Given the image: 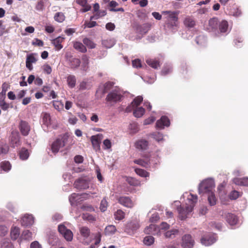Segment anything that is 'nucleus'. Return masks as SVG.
<instances>
[{
	"instance_id": "16",
	"label": "nucleus",
	"mask_w": 248,
	"mask_h": 248,
	"mask_svg": "<svg viewBox=\"0 0 248 248\" xmlns=\"http://www.w3.org/2000/svg\"><path fill=\"white\" fill-rule=\"evenodd\" d=\"M64 37L59 36L52 40V44L55 46L56 50H60L62 48L63 46L62 43L64 41Z\"/></svg>"
},
{
	"instance_id": "55",
	"label": "nucleus",
	"mask_w": 248,
	"mask_h": 248,
	"mask_svg": "<svg viewBox=\"0 0 248 248\" xmlns=\"http://www.w3.org/2000/svg\"><path fill=\"white\" fill-rule=\"evenodd\" d=\"M43 70L47 74H50L52 72V68L48 64H45L43 66Z\"/></svg>"
},
{
	"instance_id": "4",
	"label": "nucleus",
	"mask_w": 248,
	"mask_h": 248,
	"mask_svg": "<svg viewBox=\"0 0 248 248\" xmlns=\"http://www.w3.org/2000/svg\"><path fill=\"white\" fill-rule=\"evenodd\" d=\"M214 186V182L212 179L205 180L200 184L199 192L200 193H211L213 187Z\"/></svg>"
},
{
	"instance_id": "60",
	"label": "nucleus",
	"mask_w": 248,
	"mask_h": 248,
	"mask_svg": "<svg viewBox=\"0 0 248 248\" xmlns=\"http://www.w3.org/2000/svg\"><path fill=\"white\" fill-rule=\"evenodd\" d=\"M103 145H104L105 149H108L111 147V143L110 140L108 139H106L103 141Z\"/></svg>"
},
{
	"instance_id": "52",
	"label": "nucleus",
	"mask_w": 248,
	"mask_h": 248,
	"mask_svg": "<svg viewBox=\"0 0 248 248\" xmlns=\"http://www.w3.org/2000/svg\"><path fill=\"white\" fill-rule=\"evenodd\" d=\"M8 229L3 225H0V236H5L8 232Z\"/></svg>"
},
{
	"instance_id": "46",
	"label": "nucleus",
	"mask_w": 248,
	"mask_h": 248,
	"mask_svg": "<svg viewBox=\"0 0 248 248\" xmlns=\"http://www.w3.org/2000/svg\"><path fill=\"white\" fill-rule=\"evenodd\" d=\"M70 66L72 68L78 67L80 64V61L78 58H72L70 61Z\"/></svg>"
},
{
	"instance_id": "3",
	"label": "nucleus",
	"mask_w": 248,
	"mask_h": 248,
	"mask_svg": "<svg viewBox=\"0 0 248 248\" xmlns=\"http://www.w3.org/2000/svg\"><path fill=\"white\" fill-rule=\"evenodd\" d=\"M162 14L164 15H168L166 17V24L169 29H172L174 27L177 26L178 16L177 14L174 12L170 11H163Z\"/></svg>"
},
{
	"instance_id": "40",
	"label": "nucleus",
	"mask_w": 248,
	"mask_h": 248,
	"mask_svg": "<svg viewBox=\"0 0 248 248\" xmlns=\"http://www.w3.org/2000/svg\"><path fill=\"white\" fill-rule=\"evenodd\" d=\"M208 201L211 206L215 205L217 203V199L215 194L213 192L209 193L208 196Z\"/></svg>"
},
{
	"instance_id": "17",
	"label": "nucleus",
	"mask_w": 248,
	"mask_h": 248,
	"mask_svg": "<svg viewBox=\"0 0 248 248\" xmlns=\"http://www.w3.org/2000/svg\"><path fill=\"white\" fill-rule=\"evenodd\" d=\"M21 221L23 226H30L34 222L33 217L31 215H26L22 217Z\"/></svg>"
},
{
	"instance_id": "22",
	"label": "nucleus",
	"mask_w": 248,
	"mask_h": 248,
	"mask_svg": "<svg viewBox=\"0 0 248 248\" xmlns=\"http://www.w3.org/2000/svg\"><path fill=\"white\" fill-rule=\"evenodd\" d=\"M158 230L157 227L155 224H151L144 229V232L146 234L155 235Z\"/></svg>"
},
{
	"instance_id": "61",
	"label": "nucleus",
	"mask_w": 248,
	"mask_h": 248,
	"mask_svg": "<svg viewBox=\"0 0 248 248\" xmlns=\"http://www.w3.org/2000/svg\"><path fill=\"white\" fill-rule=\"evenodd\" d=\"M26 61L30 63H34L36 62V59L32 54H30L27 56Z\"/></svg>"
},
{
	"instance_id": "1",
	"label": "nucleus",
	"mask_w": 248,
	"mask_h": 248,
	"mask_svg": "<svg viewBox=\"0 0 248 248\" xmlns=\"http://www.w3.org/2000/svg\"><path fill=\"white\" fill-rule=\"evenodd\" d=\"M197 200L198 197L197 195L190 194L187 198V202L186 203L185 207L180 206L178 207L179 217L181 220L186 219L189 213L192 212Z\"/></svg>"
},
{
	"instance_id": "37",
	"label": "nucleus",
	"mask_w": 248,
	"mask_h": 248,
	"mask_svg": "<svg viewBox=\"0 0 248 248\" xmlns=\"http://www.w3.org/2000/svg\"><path fill=\"white\" fill-rule=\"evenodd\" d=\"M54 19L58 22H62L65 20V16L62 12L56 13L54 16Z\"/></svg>"
},
{
	"instance_id": "35",
	"label": "nucleus",
	"mask_w": 248,
	"mask_h": 248,
	"mask_svg": "<svg viewBox=\"0 0 248 248\" xmlns=\"http://www.w3.org/2000/svg\"><path fill=\"white\" fill-rule=\"evenodd\" d=\"M146 62L149 66L155 69H156L160 66L159 62L155 60H148L146 61Z\"/></svg>"
},
{
	"instance_id": "21",
	"label": "nucleus",
	"mask_w": 248,
	"mask_h": 248,
	"mask_svg": "<svg viewBox=\"0 0 248 248\" xmlns=\"http://www.w3.org/2000/svg\"><path fill=\"white\" fill-rule=\"evenodd\" d=\"M148 146V142L145 140H140L135 143L136 148L140 150H146Z\"/></svg>"
},
{
	"instance_id": "41",
	"label": "nucleus",
	"mask_w": 248,
	"mask_h": 248,
	"mask_svg": "<svg viewBox=\"0 0 248 248\" xmlns=\"http://www.w3.org/2000/svg\"><path fill=\"white\" fill-rule=\"evenodd\" d=\"M47 1L48 0H38L35 9L38 11H43L44 9L45 4Z\"/></svg>"
},
{
	"instance_id": "43",
	"label": "nucleus",
	"mask_w": 248,
	"mask_h": 248,
	"mask_svg": "<svg viewBox=\"0 0 248 248\" xmlns=\"http://www.w3.org/2000/svg\"><path fill=\"white\" fill-rule=\"evenodd\" d=\"M143 101V98L141 96L136 97L131 102V105L134 107H138Z\"/></svg>"
},
{
	"instance_id": "19",
	"label": "nucleus",
	"mask_w": 248,
	"mask_h": 248,
	"mask_svg": "<svg viewBox=\"0 0 248 248\" xmlns=\"http://www.w3.org/2000/svg\"><path fill=\"white\" fill-rule=\"evenodd\" d=\"M184 24L186 27L192 28L196 25V21L193 17L187 16L184 19Z\"/></svg>"
},
{
	"instance_id": "42",
	"label": "nucleus",
	"mask_w": 248,
	"mask_h": 248,
	"mask_svg": "<svg viewBox=\"0 0 248 248\" xmlns=\"http://www.w3.org/2000/svg\"><path fill=\"white\" fill-rule=\"evenodd\" d=\"M114 83L112 82L108 81L104 85V89L102 91L103 94L106 93L109 91L113 86Z\"/></svg>"
},
{
	"instance_id": "39",
	"label": "nucleus",
	"mask_w": 248,
	"mask_h": 248,
	"mask_svg": "<svg viewBox=\"0 0 248 248\" xmlns=\"http://www.w3.org/2000/svg\"><path fill=\"white\" fill-rule=\"evenodd\" d=\"M83 43L85 45L90 48H94L96 46V44L91 40L88 38H85L83 40Z\"/></svg>"
},
{
	"instance_id": "15",
	"label": "nucleus",
	"mask_w": 248,
	"mask_h": 248,
	"mask_svg": "<svg viewBox=\"0 0 248 248\" xmlns=\"http://www.w3.org/2000/svg\"><path fill=\"white\" fill-rule=\"evenodd\" d=\"M225 219L226 221L231 226L236 225L238 221V217L235 214L232 213L226 214Z\"/></svg>"
},
{
	"instance_id": "50",
	"label": "nucleus",
	"mask_w": 248,
	"mask_h": 248,
	"mask_svg": "<svg viewBox=\"0 0 248 248\" xmlns=\"http://www.w3.org/2000/svg\"><path fill=\"white\" fill-rule=\"evenodd\" d=\"M108 203L105 198H104L101 202L100 209L102 212H104L107 210Z\"/></svg>"
},
{
	"instance_id": "24",
	"label": "nucleus",
	"mask_w": 248,
	"mask_h": 248,
	"mask_svg": "<svg viewBox=\"0 0 248 248\" xmlns=\"http://www.w3.org/2000/svg\"><path fill=\"white\" fill-rule=\"evenodd\" d=\"M218 24V21L217 17H213L210 19L208 21V26L210 28L209 29L211 30L217 29Z\"/></svg>"
},
{
	"instance_id": "64",
	"label": "nucleus",
	"mask_w": 248,
	"mask_h": 248,
	"mask_svg": "<svg viewBox=\"0 0 248 248\" xmlns=\"http://www.w3.org/2000/svg\"><path fill=\"white\" fill-rule=\"evenodd\" d=\"M8 146L6 145L0 147V155L2 154H6L8 151Z\"/></svg>"
},
{
	"instance_id": "18",
	"label": "nucleus",
	"mask_w": 248,
	"mask_h": 248,
	"mask_svg": "<svg viewBox=\"0 0 248 248\" xmlns=\"http://www.w3.org/2000/svg\"><path fill=\"white\" fill-rule=\"evenodd\" d=\"M76 2L83 7L81 9L82 12H88L91 9V6L88 4L87 0H76Z\"/></svg>"
},
{
	"instance_id": "34",
	"label": "nucleus",
	"mask_w": 248,
	"mask_h": 248,
	"mask_svg": "<svg viewBox=\"0 0 248 248\" xmlns=\"http://www.w3.org/2000/svg\"><path fill=\"white\" fill-rule=\"evenodd\" d=\"M116 231V227L114 225H110L107 226L105 232L106 234L110 235L114 234Z\"/></svg>"
},
{
	"instance_id": "30",
	"label": "nucleus",
	"mask_w": 248,
	"mask_h": 248,
	"mask_svg": "<svg viewBox=\"0 0 248 248\" xmlns=\"http://www.w3.org/2000/svg\"><path fill=\"white\" fill-rule=\"evenodd\" d=\"M126 181L130 185L132 186H137L140 185V181L133 177H127Z\"/></svg>"
},
{
	"instance_id": "10",
	"label": "nucleus",
	"mask_w": 248,
	"mask_h": 248,
	"mask_svg": "<svg viewBox=\"0 0 248 248\" xmlns=\"http://www.w3.org/2000/svg\"><path fill=\"white\" fill-rule=\"evenodd\" d=\"M103 138V135L102 134H98L96 135L92 136L91 137V141L94 149L96 150L100 149V144Z\"/></svg>"
},
{
	"instance_id": "44",
	"label": "nucleus",
	"mask_w": 248,
	"mask_h": 248,
	"mask_svg": "<svg viewBox=\"0 0 248 248\" xmlns=\"http://www.w3.org/2000/svg\"><path fill=\"white\" fill-rule=\"evenodd\" d=\"M53 106L58 111H60L63 108V104L60 101H53Z\"/></svg>"
},
{
	"instance_id": "45",
	"label": "nucleus",
	"mask_w": 248,
	"mask_h": 248,
	"mask_svg": "<svg viewBox=\"0 0 248 248\" xmlns=\"http://www.w3.org/2000/svg\"><path fill=\"white\" fill-rule=\"evenodd\" d=\"M0 167L5 171H7L11 169V165L9 161H5L2 162L0 163Z\"/></svg>"
},
{
	"instance_id": "25",
	"label": "nucleus",
	"mask_w": 248,
	"mask_h": 248,
	"mask_svg": "<svg viewBox=\"0 0 248 248\" xmlns=\"http://www.w3.org/2000/svg\"><path fill=\"white\" fill-rule=\"evenodd\" d=\"M20 234V230L19 228L15 227L12 228L11 231V237L13 240H16L19 237Z\"/></svg>"
},
{
	"instance_id": "56",
	"label": "nucleus",
	"mask_w": 248,
	"mask_h": 248,
	"mask_svg": "<svg viewBox=\"0 0 248 248\" xmlns=\"http://www.w3.org/2000/svg\"><path fill=\"white\" fill-rule=\"evenodd\" d=\"M239 196V193L238 191L233 190L230 193L229 197L231 200H236Z\"/></svg>"
},
{
	"instance_id": "27",
	"label": "nucleus",
	"mask_w": 248,
	"mask_h": 248,
	"mask_svg": "<svg viewBox=\"0 0 248 248\" xmlns=\"http://www.w3.org/2000/svg\"><path fill=\"white\" fill-rule=\"evenodd\" d=\"M179 231L177 229H172L166 232L164 235L166 238H173L178 235Z\"/></svg>"
},
{
	"instance_id": "9",
	"label": "nucleus",
	"mask_w": 248,
	"mask_h": 248,
	"mask_svg": "<svg viewBox=\"0 0 248 248\" xmlns=\"http://www.w3.org/2000/svg\"><path fill=\"white\" fill-rule=\"evenodd\" d=\"M19 129L23 136H27L31 130V126L26 121L21 120L19 124Z\"/></svg>"
},
{
	"instance_id": "51",
	"label": "nucleus",
	"mask_w": 248,
	"mask_h": 248,
	"mask_svg": "<svg viewBox=\"0 0 248 248\" xmlns=\"http://www.w3.org/2000/svg\"><path fill=\"white\" fill-rule=\"evenodd\" d=\"M22 236L25 239H30L32 237V233L29 230H25L23 232Z\"/></svg>"
},
{
	"instance_id": "62",
	"label": "nucleus",
	"mask_w": 248,
	"mask_h": 248,
	"mask_svg": "<svg viewBox=\"0 0 248 248\" xmlns=\"http://www.w3.org/2000/svg\"><path fill=\"white\" fill-rule=\"evenodd\" d=\"M115 26L114 24H113L111 22L108 23L106 25V29L108 31H113L115 29Z\"/></svg>"
},
{
	"instance_id": "33",
	"label": "nucleus",
	"mask_w": 248,
	"mask_h": 248,
	"mask_svg": "<svg viewBox=\"0 0 248 248\" xmlns=\"http://www.w3.org/2000/svg\"><path fill=\"white\" fill-rule=\"evenodd\" d=\"M79 231L81 235L85 238H88L90 235V231L87 227H82L80 228Z\"/></svg>"
},
{
	"instance_id": "28",
	"label": "nucleus",
	"mask_w": 248,
	"mask_h": 248,
	"mask_svg": "<svg viewBox=\"0 0 248 248\" xmlns=\"http://www.w3.org/2000/svg\"><path fill=\"white\" fill-rule=\"evenodd\" d=\"M219 30L221 32H226L228 28V23L226 20H222L219 24Z\"/></svg>"
},
{
	"instance_id": "14",
	"label": "nucleus",
	"mask_w": 248,
	"mask_h": 248,
	"mask_svg": "<svg viewBox=\"0 0 248 248\" xmlns=\"http://www.w3.org/2000/svg\"><path fill=\"white\" fill-rule=\"evenodd\" d=\"M170 124L169 119L166 116H163L157 120L156 123V126L159 128H164V126H169Z\"/></svg>"
},
{
	"instance_id": "57",
	"label": "nucleus",
	"mask_w": 248,
	"mask_h": 248,
	"mask_svg": "<svg viewBox=\"0 0 248 248\" xmlns=\"http://www.w3.org/2000/svg\"><path fill=\"white\" fill-rule=\"evenodd\" d=\"M132 65L134 67L138 68L141 67V61L140 59H137L132 61Z\"/></svg>"
},
{
	"instance_id": "13",
	"label": "nucleus",
	"mask_w": 248,
	"mask_h": 248,
	"mask_svg": "<svg viewBox=\"0 0 248 248\" xmlns=\"http://www.w3.org/2000/svg\"><path fill=\"white\" fill-rule=\"evenodd\" d=\"M151 25L149 23H145L142 25H139L136 27V31L141 35L146 34L150 30Z\"/></svg>"
},
{
	"instance_id": "32",
	"label": "nucleus",
	"mask_w": 248,
	"mask_h": 248,
	"mask_svg": "<svg viewBox=\"0 0 248 248\" xmlns=\"http://www.w3.org/2000/svg\"><path fill=\"white\" fill-rule=\"evenodd\" d=\"M234 182L236 184L248 186V177H244L241 179H235L234 180Z\"/></svg>"
},
{
	"instance_id": "49",
	"label": "nucleus",
	"mask_w": 248,
	"mask_h": 248,
	"mask_svg": "<svg viewBox=\"0 0 248 248\" xmlns=\"http://www.w3.org/2000/svg\"><path fill=\"white\" fill-rule=\"evenodd\" d=\"M134 162L137 164L141 165L143 167H146L149 163V161L148 160H144L143 159H137L135 160Z\"/></svg>"
},
{
	"instance_id": "38",
	"label": "nucleus",
	"mask_w": 248,
	"mask_h": 248,
	"mask_svg": "<svg viewBox=\"0 0 248 248\" xmlns=\"http://www.w3.org/2000/svg\"><path fill=\"white\" fill-rule=\"evenodd\" d=\"M125 216L124 212L121 209H118L114 213L115 219L118 220H122L124 218Z\"/></svg>"
},
{
	"instance_id": "36",
	"label": "nucleus",
	"mask_w": 248,
	"mask_h": 248,
	"mask_svg": "<svg viewBox=\"0 0 248 248\" xmlns=\"http://www.w3.org/2000/svg\"><path fill=\"white\" fill-rule=\"evenodd\" d=\"M135 171L138 175L141 177H147L149 176V173L144 170L137 168L135 169Z\"/></svg>"
},
{
	"instance_id": "31",
	"label": "nucleus",
	"mask_w": 248,
	"mask_h": 248,
	"mask_svg": "<svg viewBox=\"0 0 248 248\" xmlns=\"http://www.w3.org/2000/svg\"><path fill=\"white\" fill-rule=\"evenodd\" d=\"M67 82L68 86L70 88H74L76 85V79L75 76L73 75H69L67 77Z\"/></svg>"
},
{
	"instance_id": "53",
	"label": "nucleus",
	"mask_w": 248,
	"mask_h": 248,
	"mask_svg": "<svg viewBox=\"0 0 248 248\" xmlns=\"http://www.w3.org/2000/svg\"><path fill=\"white\" fill-rule=\"evenodd\" d=\"M96 25H97V23L95 21H85V22L84 24V28H91L93 27H95V26H96Z\"/></svg>"
},
{
	"instance_id": "26",
	"label": "nucleus",
	"mask_w": 248,
	"mask_h": 248,
	"mask_svg": "<svg viewBox=\"0 0 248 248\" xmlns=\"http://www.w3.org/2000/svg\"><path fill=\"white\" fill-rule=\"evenodd\" d=\"M73 46L76 50L85 53L87 51L86 47L80 42H76L74 43Z\"/></svg>"
},
{
	"instance_id": "63",
	"label": "nucleus",
	"mask_w": 248,
	"mask_h": 248,
	"mask_svg": "<svg viewBox=\"0 0 248 248\" xmlns=\"http://www.w3.org/2000/svg\"><path fill=\"white\" fill-rule=\"evenodd\" d=\"M9 104L5 101L0 104V107L3 110H7L9 108Z\"/></svg>"
},
{
	"instance_id": "7",
	"label": "nucleus",
	"mask_w": 248,
	"mask_h": 248,
	"mask_svg": "<svg viewBox=\"0 0 248 248\" xmlns=\"http://www.w3.org/2000/svg\"><path fill=\"white\" fill-rule=\"evenodd\" d=\"M194 240L190 234H185L182 238V248H192L194 245Z\"/></svg>"
},
{
	"instance_id": "29",
	"label": "nucleus",
	"mask_w": 248,
	"mask_h": 248,
	"mask_svg": "<svg viewBox=\"0 0 248 248\" xmlns=\"http://www.w3.org/2000/svg\"><path fill=\"white\" fill-rule=\"evenodd\" d=\"M19 157L22 160L27 159L29 156L28 150L25 148L21 149L19 153Z\"/></svg>"
},
{
	"instance_id": "12",
	"label": "nucleus",
	"mask_w": 248,
	"mask_h": 248,
	"mask_svg": "<svg viewBox=\"0 0 248 248\" xmlns=\"http://www.w3.org/2000/svg\"><path fill=\"white\" fill-rule=\"evenodd\" d=\"M216 240V237L214 234H209L203 236L201 241L203 245L208 246L214 243Z\"/></svg>"
},
{
	"instance_id": "54",
	"label": "nucleus",
	"mask_w": 248,
	"mask_h": 248,
	"mask_svg": "<svg viewBox=\"0 0 248 248\" xmlns=\"http://www.w3.org/2000/svg\"><path fill=\"white\" fill-rule=\"evenodd\" d=\"M82 218L83 219L88 220L90 221H94L95 220V218L93 215L89 214H83Z\"/></svg>"
},
{
	"instance_id": "5",
	"label": "nucleus",
	"mask_w": 248,
	"mask_h": 248,
	"mask_svg": "<svg viewBox=\"0 0 248 248\" xmlns=\"http://www.w3.org/2000/svg\"><path fill=\"white\" fill-rule=\"evenodd\" d=\"M58 231L66 241L70 242L73 240V232L70 230L68 229L64 225L60 224L58 226Z\"/></svg>"
},
{
	"instance_id": "6",
	"label": "nucleus",
	"mask_w": 248,
	"mask_h": 248,
	"mask_svg": "<svg viewBox=\"0 0 248 248\" xmlns=\"http://www.w3.org/2000/svg\"><path fill=\"white\" fill-rule=\"evenodd\" d=\"M122 97V95L119 91L113 90L107 95L106 100L108 102L117 103L120 102Z\"/></svg>"
},
{
	"instance_id": "2",
	"label": "nucleus",
	"mask_w": 248,
	"mask_h": 248,
	"mask_svg": "<svg viewBox=\"0 0 248 248\" xmlns=\"http://www.w3.org/2000/svg\"><path fill=\"white\" fill-rule=\"evenodd\" d=\"M68 139V136L65 134L59 136L51 144V150L53 153H57L60 149L66 145Z\"/></svg>"
},
{
	"instance_id": "23",
	"label": "nucleus",
	"mask_w": 248,
	"mask_h": 248,
	"mask_svg": "<svg viewBox=\"0 0 248 248\" xmlns=\"http://www.w3.org/2000/svg\"><path fill=\"white\" fill-rule=\"evenodd\" d=\"M145 109L142 107H135L133 111V115L135 117L140 118L142 117L145 113Z\"/></svg>"
},
{
	"instance_id": "11",
	"label": "nucleus",
	"mask_w": 248,
	"mask_h": 248,
	"mask_svg": "<svg viewBox=\"0 0 248 248\" xmlns=\"http://www.w3.org/2000/svg\"><path fill=\"white\" fill-rule=\"evenodd\" d=\"M117 199L120 204L126 207L132 208L134 206L132 201L129 197L121 196L117 198Z\"/></svg>"
},
{
	"instance_id": "58",
	"label": "nucleus",
	"mask_w": 248,
	"mask_h": 248,
	"mask_svg": "<svg viewBox=\"0 0 248 248\" xmlns=\"http://www.w3.org/2000/svg\"><path fill=\"white\" fill-rule=\"evenodd\" d=\"M1 248H14V246L13 244L7 241H4L2 245H1Z\"/></svg>"
},
{
	"instance_id": "59",
	"label": "nucleus",
	"mask_w": 248,
	"mask_h": 248,
	"mask_svg": "<svg viewBox=\"0 0 248 248\" xmlns=\"http://www.w3.org/2000/svg\"><path fill=\"white\" fill-rule=\"evenodd\" d=\"M10 85L8 83L6 82H4L1 86L2 92L1 93H4L5 94L6 91L9 89Z\"/></svg>"
},
{
	"instance_id": "20",
	"label": "nucleus",
	"mask_w": 248,
	"mask_h": 248,
	"mask_svg": "<svg viewBox=\"0 0 248 248\" xmlns=\"http://www.w3.org/2000/svg\"><path fill=\"white\" fill-rule=\"evenodd\" d=\"M43 124L47 127L51 125V119L50 114L47 112H43L41 114Z\"/></svg>"
},
{
	"instance_id": "47",
	"label": "nucleus",
	"mask_w": 248,
	"mask_h": 248,
	"mask_svg": "<svg viewBox=\"0 0 248 248\" xmlns=\"http://www.w3.org/2000/svg\"><path fill=\"white\" fill-rule=\"evenodd\" d=\"M154 237L151 235L146 236L143 240L144 243L148 246L152 245L154 243Z\"/></svg>"
},
{
	"instance_id": "8",
	"label": "nucleus",
	"mask_w": 248,
	"mask_h": 248,
	"mask_svg": "<svg viewBox=\"0 0 248 248\" xmlns=\"http://www.w3.org/2000/svg\"><path fill=\"white\" fill-rule=\"evenodd\" d=\"M74 186L75 188L79 190L86 189L89 187V181L84 178H79L75 181Z\"/></svg>"
},
{
	"instance_id": "48",
	"label": "nucleus",
	"mask_w": 248,
	"mask_h": 248,
	"mask_svg": "<svg viewBox=\"0 0 248 248\" xmlns=\"http://www.w3.org/2000/svg\"><path fill=\"white\" fill-rule=\"evenodd\" d=\"M80 195L75 193H72L69 198V202L71 204H74L78 200V197Z\"/></svg>"
}]
</instances>
